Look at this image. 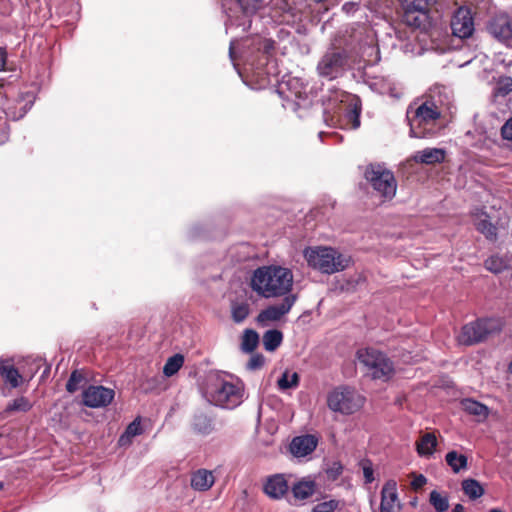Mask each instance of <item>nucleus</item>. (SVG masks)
<instances>
[{"label":"nucleus","instance_id":"nucleus-38","mask_svg":"<svg viewBox=\"0 0 512 512\" xmlns=\"http://www.w3.org/2000/svg\"><path fill=\"white\" fill-rule=\"evenodd\" d=\"M83 381V376L77 371L72 372L67 381L66 389L70 393H74L79 389V384Z\"/></svg>","mask_w":512,"mask_h":512},{"label":"nucleus","instance_id":"nucleus-28","mask_svg":"<svg viewBox=\"0 0 512 512\" xmlns=\"http://www.w3.org/2000/svg\"><path fill=\"white\" fill-rule=\"evenodd\" d=\"M484 267L493 274H500L508 268V262L504 257L495 254L484 261Z\"/></svg>","mask_w":512,"mask_h":512},{"label":"nucleus","instance_id":"nucleus-22","mask_svg":"<svg viewBox=\"0 0 512 512\" xmlns=\"http://www.w3.org/2000/svg\"><path fill=\"white\" fill-rule=\"evenodd\" d=\"M416 451L420 457L429 458L436 451L438 440L433 432L424 433L416 442Z\"/></svg>","mask_w":512,"mask_h":512},{"label":"nucleus","instance_id":"nucleus-15","mask_svg":"<svg viewBox=\"0 0 512 512\" xmlns=\"http://www.w3.org/2000/svg\"><path fill=\"white\" fill-rule=\"evenodd\" d=\"M471 216L475 229L488 241L495 242L498 239V227L492 222L491 217L484 209H474Z\"/></svg>","mask_w":512,"mask_h":512},{"label":"nucleus","instance_id":"nucleus-47","mask_svg":"<svg viewBox=\"0 0 512 512\" xmlns=\"http://www.w3.org/2000/svg\"><path fill=\"white\" fill-rule=\"evenodd\" d=\"M6 57H7V54H6L5 49L0 47V71L2 69H4V67H5Z\"/></svg>","mask_w":512,"mask_h":512},{"label":"nucleus","instance_id":"nucleus-9","mask_svg":"<svg viewBox=\"0 0 512 512\" xmlns=\"http://www.w3.org/2000/svg\"><path fill=\"white\" fill-rule=\"evenodd\" d=\"M335 100L340 101L339 114L345 116L352 129H357L360 126V99L356 95L341 91L336 93Z\"/></svg>","mask_w":512,"mask_h":512},{"label":"nucleus","instance_id":"nucleus-5","mask_svg":"<svg viewBox=\"0 0 512 512\" xmlns=\"http://www.w3.org/2000/svg\"><path fill=\"white\" fill-rule=\"evenodd\" d=\"M364 177L374 191L383 199H392L397 190L394 174L380 164H370L366 167Z\"/></svg>","mask_w":512,"mask_h":512},{"label":"nucleus","instance_id":"nucleus-13","mask_svg":"<svg viewBox=\"0 0 512 512\" xmlns=\"http://www.w3.org/2000/svg\"><path fill=\"white\" fill-rule=\"evenodd\" d=\"M488 324L487 320L482 319L464 325L457 336L458 342L462 345H472L483 341L490 332Z\"/></svg>","mask_w":512,"mask_h":512},{"label":"nucleus","instance_id":"nucleus-6","mask_svg":"<svg viewBox=\"0 0 512 512\" xmlns=\"http://www.w3.org/2000/svg\"><path fill=\"white\" fill-rule=\"evenodd\" d=\"M357 358L374 379L387 380L394 371L391 360L377 349H360L357 352Z\"/></svg>","mask_w":512,"mask_h":512},{"label":"nucleus","instance_id":"nucleus-26","mask_svg":"<svg viewBox=\"0 0 512 512\" xmlns=\"http://www.w3.org/2000/svg\"><path fill=\"white\" fill-rule=\"evenodd\" d=\"M315 492V483L310 480H302L292 486L293 496L298 500H305Z\"/></svg>","mask_w":512,"mask_h":512},{"label":"nucleus","instance_id":"nucleus-36","mask_svg":"<svg viewBox=\"0 0 512 512\" xmlns=\"http://www.w3.org/2000/svg\"><path fill=\"white\" fill-rule=\"evenodd\" d=\"M246 16L254 15L263 4V0H236Z\"/></svg>","mask_w":512,"mask_h":512},{"label":"nucleus","instance_id":"nucleus-31","mask_svg":"<svg viewBox=\"0 0 512 512\" xmlns=\"http://www.w3.org/2000/svg\"><path fill=\"white\" fill-rule=\"evenodd\" d=\"M250 314V305L247 302H232L231 316L235 323L243 322Z\"/></svg>","mask_w":512,"mask_h":512},{"label":"nucleus","instance_id":"nucleus-49","mask_svg":"<svg viewBox=\"0 0 512 512\" xmlns=\"http://www.w3.org/2000/svg\"><path fill=\"white\" fill-rule=\"evenodd\" d=\"M464 506L462 504H456L453 508V512H464Z\"/></svg>","mask_w":512,"mask_h":512},{"label":"nucleus","instance_id":"nucleus-37","mask_svg":"<svg viewBox=\"0 0 512 512\" xmlns=\"http://www.w3.org/2000/svg\"><path fill=\"white\" fill-rule=\"evenodd\" d=\"M32 408V404L26 397H18L14 399L11 403L8 404L6 411L7 412H14V411H21V412H27Z\"/></svg>","mask_w":512,"mask_h":512},{"label":"nucleus","instance_id":"nucleus-30","mask_svg":"<svg viewBox=\"0 0 512 512\" xmlns=\"http://www.w3.org/2000/svg\"><path fill=\"white\" fill-rule=\"evenodd\" d=\"M462 490L470 499H478L484 494V488L475 479H465L462 482Z\"/></svg>","mask_w":512,"mask_h":512},{"label":"nucleus","instance_id":"nucleus-43","mask_svg":"<svg viewBox=\"0 0 512 512\" xmlns=\"http://www.w3.org/2000/svg\"><path fill=\"white\" fill-rule=\"evenodd\" d=\"M264 362H265V358L263 355L254 354L251 356V358L247 362V368L252 371L260 369L264 365Z\"/></svg>","mask_w":512,"mask_h":512},{"label":"nucleus","instance_id":"nucleus-2","mask_svg":"<svg viewBox=\"0 0 512 512\" xmlns=\"http://www.w3.org/2000/svg\"><path fill=\"white\" fill-rule=\"evenodd\" d=\"M293 285V274L281 266H263L257 268L251 278V287L264 298L279 297L288 294Z\"/></svg>","mask_w":512,"mask_h":512},{"label":"nucleus","instance_id":"nucleus-18","mask_svg":"<svg viewBox=\"0 0 512 512\" xmlns=\"http://www.w3.org/2000/svg\"><path fill=\"white\" fill-rule=\"evenodd\" d=\"M289 485L284 474H274L266 478L263 491L273 500L282 499L288 492Z\"/></svg>","mask_w":512,"mask_h":512},{"label":"nucleus","instance_id":"nucleus-25","mask_svg":"<svg viewBox=\"0 0 512 512\" xmlns=\"http://www.w3.org/2000/svg\"><path fill=\"white\" fill-rule=\"evenodd\" d=\"M445 461L454 473H459L461 470L467 469L468 466L467 457L455 450L449 451L446 454Z\"/></svg>","mask_w":512,"mask_h":512},{"label":"nucleus","instance_id":"nucleus-46","mask_svg":"<svg viewBox=\"0 0 512 512\" xmlns=\"http://www.w3.org/2000/svg\"><path fill=\"white\" fill-rule=\"evenodd\" d=\"M501 134L504 139L512 140V117L503 125Z\"/></svg>","mask_w":512,"mask_h":512},{"label":"nucleus","instance_id":"nucleus-39","mask_svg":"<svg viewBox=\"0 0 512 512\" xmlns=\"http://www.w3.org/2000/svg\"><path fill=\"white\" fill-rule=\"evenodd\" d=\"M339 506V501L329 500L318 503L314 506L312 512H334Z\"/></svg>","mask_w":512,"mask_h":512},{"label":"nucleus","instance_id":"nucleus-53","mask_svg":"<svg viewBox=\"0 0 512 512\" xmlns=\"http://www.w3.org/2000/svg\"><path fill=\"white\" fill-rule=\"evenodd\" d=\"M3 486H4V485H3V482H1V481H0V490H2V489H3Z\"/></svg>","mask_w":512,"mask_h":512},{"label":"nucleus","instance_id":"nucleus-17","mask_svg":"<svg viewBox=\"0 0 512 512\" xmlns=\"http://www.w3.org/2000/svg\"><path fill=\"white\" fill-rule=\"evenodd\" d=\"M401 503L397 492V482L386 481L381 490L380 512H400Z\"/></svg>","mask_w":512,"mask_h":512},{"label":"nucleus","instance_id":"nucleus-50","mask_svg":"<svg viewBox=\"0 0 512 512\" xmlns=\"http://www.w3.org/2000/svg\"><path fill=\"white\" fill-rule=\"evenodd\" d=\"M6 115H7L8 117L12 118V119H16V118H17V117H16V115H15V114H13V113L6 112Z\"/></svg>","mask_w":512,"mask_h":512},{"label":"nucleus","instance_id":"nucleus-10","mask_svg":"<svg viewBox=\"0 0 512 512\" xmlns=\"http://www.w3.org/2000/svg\"><path fill=\"white\" fill-rule=\"evenodd\" d=\"M115 397V391L101 385H90L82 393L83 404L89 408L108 406Z\"/></svg>","mask_w":512,"mask_h":512},{"label":"nucleus","instance_id":"nucleus-7","mask_svg":"<svg viewBox=\"0 0 512 512\" xmlns=\"http://www.w3.org/2000/svg\"><path fill=\"white\" fill-rule=\"evenodd\" d=\"M365 402V398L355 389L350 387H338L329 393L327 403L328 407L334 412L342 414H353L360 410Z\"/></svg>","mask_w":512,"mask_h":512},{"label":"nucleus","instance_id":"nucleus-14","mask_svg":"<svg viewBox=\"0 0 512 512\" xmlns=\"http://www.w3.org/2000/svg\"><path fill=\"white\" fill-rule=\"evenodd\" d=\"M490 34L504 43L512 47V20L506 14L496 15L488 25Z\"/></svg>","mask_w":512,"mask_h":512},{"label":"nucleus","instance_id":"nucleus-4","mask_svg":"<svg viewBox=\"0 0 512 512\" xmlns=\"http://www.w3.org/2000/svg\"><path fill=\"white\" fill-rule=\"evenodd\" d=\"M304 257L308 265L322 273L333 274L348 267L350 259L330 247H310Z\"/></svg>","mask_w":512,"mask_h":512},{"label":"nucleus","instance_id":"nucleus-21","mask_svg":"<svg viewBox=\"0 0 512 512\" xmlns=\"http://www.w3.org/2000/svg\"><path fill=\"white\" fill-rule=\"evenodd\" d=\"M215 482L212 471L207 469H198L191 475V487L196 491H207Z\"/></svg>","mask_w":512,"mask_h":512},{"label":"nucleus","instance_id":"nucleus-34","mask_svg":"<svg viewBox=\"0 0 512 512\" xmlns=\"http://www.w3.org/2000/svg\"><path fill=\"white\" fill-rule=\"evenodd\" d=\"M259 343V335L256 331L247 329L242 336L241 348L244 352H252Z\"/></svg>","mask_w":512,"mask_h":512},{"label":"nucleus","instance_id":"nucleus-52","mask_svg":"<svg viewBox=\"0 0 512 512\" xmlns=\"http://www.w3.org/2000/svg\"><path fill=\"white\" fill-rule=\"evenodd\" d=\"M233 54V42L230 44V56L232 57Z\"/></svg>","mask_w":512,"mask_h":512},{"label":"nucleus","instance_id":"nucleus-32","mask_svg":"<svg viewBox=\"0 0 512 512\" xmlns=\"http://www.w3.org/2000/svg\"><path fill=\"white\" fill-rule=\"evenodd\" d=\"M299 384V375L296 372L285 371L277 381L280 390L285 391L296 388Z\"/></svg>","mask_w":512,"mask_h":512},{"label":"nucleus","instance_id":"nucleus-51","mask_svg":"<svg viewBox=\"0 0 512 512\" xmlns=\"http://www.w3.org/2000/svg\"><path fill=\"white\" fill-rule=\"evenodd\" d=\"M508 371L510 374H512V361L508 365Z\"/></svg>","mask_w":512,"mask_h":512},{"label":"nucleus","instance_id":"nucleus-16","mask_svg":"<svg viewBox=\"0 0 512 512\" xmlns=\"http://www.w3.org/2000/svg\"><path fill=\"white\" fill-rule=\"evenodd\" d=\"M451 29L454 36L468 38L474 31V22L470 11L466 8H459L452 17Z\"/></svg>","mask_w":512,"mask_h":512},{"label":"nucleus","instance_id":"nucleus-12","mask_svg":"<svg viewBox=\"0 0 512 512\" xmlns=\"http://www.w3.org/2000/svg\"><path fill=\"white\" fill-rule=\"evenodd\" d=\"M295 302V295L290 294L286 296L281 303L270 305L262 310L256 318L257 323L261 326H267L272 322L279 321L283 316L289 313Z\"/></svg>","mask_w":512,"mask_h":512},{"label":"nucleus","instance_id":"nucleus-45","mask_svg":"<svg viewBox=\"0 0 512 512\" xmlns=\"http://www.w3.org/2000/svg\"><path fill=\"white\" fill-rule=\"evenodd\" d=\"M412 476L411 486L415 490L422 488L427 483V478L422 474L413 473Z\"/></svg>","mask_w":512,"mask_h":512},{"label":"nucleus","instance_id":"nucleus-27","mask_svg":"<svg viewBox=\"0 0 512 512\" xmlns=\"http://www.w3.org/2000/svg\"><path fill=\"white\" fill-rule=\"evenodd\" d=\"M142 433V427L140 420L137 418L132 421L126 428L125 432L120 436L118 440L119 446H127L132 442L133 437Z\"/></svg>","mask_w":512,"mask_h":512},{"label":"nucleus","instance_id":"nucleus-33","mask_svg":"<svg viewBox=\"0 0 512 512\" xmlns=\"http://www.w3.org/2000/svg\"><path fill=\"white\" fill-rule=\"evenodd\" d=\"M184 364V357L181 354H175L174 356L168 358L166 361L164 367H163V373L167 377H171L175 375L180 368Z\"/></svg>","mask_w":512,"mask_h":512},{"label":"nucleus","instance_id":"nucleus-11","mask_svg":"<svg viewBox=\"0 0 512 512\" xmlns=\"http://www.w3.org/2000/svg\"><path fill=\"white\" fill-rule=\"evenodd\" d=\"M345 65L343 53L335 50L326 52L317 65V71L321 77L330 80L337 78Z\"/></svg>","mask_w":512,"mask_h":512},{"label":"nucleus","instance_id":"nucleus-35","mask_svg":"<svg viewBox=\"0 0 512 512\" xmlns=\"http://www.w3.org/2000/svg\"><path fill=\"white\" fill-rule=\"evenodd\" d=\"M429 501L437 512H446L449 508L448 497L436 490L430 492Z\"/></svg>","mask_w":512,"mask_h":512},{"label":"nucleus","instance_id":"nucleus-29","mask_svg":"<svg viewBox=\"0 0 512 512\" xmlns=\"http://www.w3.org/2000/svg\"><path fill=\"white\" fill-rule=\"evenodd\" d=\"M283 334L279 330H268L264 333L262 341L265 350L274 351L276 350L282 343Z\"/></svg>","mask_w":512,"mask_h":512},{"label":"nucleus","instance_id":"nucleus-40","mask_svg":"<svg viewBox=\"0 0 512 512\" xmlns=\"http://www.w3.org/2000/svg\"><path fill=\"white\" fill-rule=\"evenodd\" d=\"M365 483H372L374 481V470L370 460L364 459L360 462Z\"/></svg>","mask_w":512,"mask_h":512},{"label":"nucleus","instance_id":"nucleus-24","mask_svg":"<svg viewBox=\"0 0 512 512\" xmlns=\"http://www.w3.org/2000/svg\"><path fill=\"white\" fill-rule=\"evenodd\" d=\"M413 159L416 162L424 164H436L441 163L445 159V151L440 148H427L422 151H418Z\"/></svg>","mask_w":512,"mask_h":512},{"label":"nucleus","instance_id":"nucleus-8","mask_svg":"<svg viewBox=\"0 0 512 512\" xmlns=\"http://www.w3.org/2000/svg\"><path fill=\"white\" fill-rule=\"evenodd\" d=\"M436 0H401L404 10L403 21L413 27H420L425 21L429 7Z\"/></svg>","mask_w":512,"mask_h":512},{"label":"nucleus","instance_id":"nucleus-48","mask_svg":"<svg viewBox=\"0 0 512 512\" xmlns=\"http://www.w3.org/2000/svg\"><path fill=\"white\" fill-rule=\"evenodd\" d=\"M330 472L333 474V477H337L342 472V466L340 464H335V467H333Z\"/></svg>","mask_w":512,"mask_h":512},{"label":"nucleus","instance_id":"nucleus-42","mask_svg":"<svg viewBox=\"0 0 512 512\" xmlns=\"http://www.w3.org/2000/svg\"><path fill=\"white\" fill-rule=\"evenodd\" d=\"M497 93L501 95H506L509 92H512V78L504 77L501 78L497 83L496 87Z\"/></svg>","mask_w":512,"mask_h":512},{"label":"nucleus","instance_id":"nucleus-41","mask_svg":"<svg viewBox=\"0 0 512 512\" xmlns=\"http://www.w3.org/2000/svg\"><path fill=\"white\" fill-rule=\"evenodd\" d=\"M194 429L200 433H208L211 430V423L206 417H197L194 421Z\"/></svg>","mask_w":512,"mask_h":512},{"label":"nucleus","instance_id":"nucleus-1","mask_svg":"<svg viewBox=\"0 0 512 512\" xmlns=\"http://www.w3.org/2000/svg\"><path fill=\"white\" fill-rule=\"evenodd\" d=\"M448 104L444 89L437 88L419 105L415 102L407 109L410 136L416 138L432 137L436 133V122L442 114V107Z\"/></svg>","mask_w":512,"mask_h":512},{"label":"nucleus","instance_id":"nucleus-23","mask_svg":"<svg viewBox=\"0 0 512 512\" xmlns=\"http://www.w3.org/2000/svg\"><path fill=\"white\" fill-rule=\"evenodd\" d=\"M461 407L466 413L475 416L479 422L485 421L490 413L486 405L470 398L463 399Z\"/></svg>","mask_w":512,"mask_h":512},{"label":"nucleus","instance_id":"nucleus-20","mask_svg":"<svg viewBox=\"0 0 512 512\" xmlns=\"http://www.w3.org/2000/svg\"><path fill=\"white\" fill-rule=\"evenodd\" d=\"M0 376L11 388H17L22 381L21 374L8 359H0Z\"/></svg>","mask_w":512,"mask_h":512},{"label":"nucleus","instance_id":"nucleus-3","mask_svg":"<svg viewBox=\"0 0 512 512\" xmlns=\"http://www.w3.org/2000/svg\"><path fill=\"white\" fill-rule=\"evenodd\" d=\"M203 393L208 402L222 408L233 409L243 401L242 385L229 382L218 373L207 376Z\"/></svg>","mask_w":512,"mask_h":512},{"label":"nucleus","instance_id":"nucleus-44","mask_svg":"<svg viewBox=\"0 0 512 512\" xmlns=\"http://www.w3.org/2000/svg\"><path fill=\"white\" fill-rule=\"evenodd\" d=\"M272 6L273 7L280 6L283 9V14L280 15V17H281L280 21L281 22H288L289 21V10L290 9L288 8V4L284 0H274L272 2Z\"/></svg>","mask_w":512,"mask_h":512},{"label":"nucleus","instance_id":"nucleus-19","mask_svg":"<svg viewBox=\"0 0 512 512\" xmlns=\"http://www.w3.org/2000/svg\"><path fill=\"white\" fill-rule=\"evenodd\" d=\"M317 444L318 439L313 435L297 436L290 443V452L295 457H305L316 449Z\"/></svg>","mask_w":512,"mask_h":512}]
</instances>
